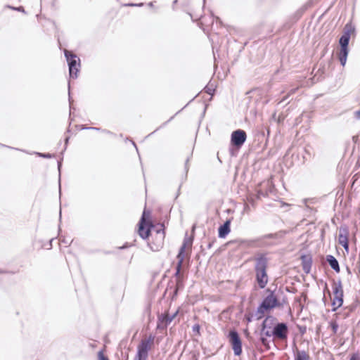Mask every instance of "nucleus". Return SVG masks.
<instances>
[{"instance_id": "nucleus-1", "label": "nucleus", "mask_w": 360, "mask_h": 360, "mask_svg": "<svg viewBox=\"0 0 360 360\" xmlns=\"http://www.w3.org/2000/svg\"><path fill=\"white\" fill-rule=\"evenodd\" d=\"M264 292L266 295L262 297L254 315L256 320L263 319L265 314H269L274 309L283 308L288 303V297L282 288H278L276 285L274 289L267 288Z\"/></svg>"}, {"instance_id": "nucleus-2", "label": "nucleus", "mask_w": 360, "mask_h": 360, "mask_svg": "<svg viewBox=\"0 0 360 360\" xmlns=\"http://www.w3.org/2000/svg\"><path fill=\"white\" fill-rule=\"evenodd\" d=\"M276 318L267 315L261 324V334L266 337H274L280 340H287L289 333L288 323L285 322H276Z\"/></svg>"}, {"instance_id": "nucleus-3", "label": "nucleus", "mask_w": 360, "mask_h": 360, "mask_svg": "<svg viewBox=\"0 0 360 360\" xmlns=\"http://www.w3.org/2000/svg\"><path fill=\"white\" fill-rule=\"evenodd\" d=\"M355 32V27L351 22H349L345 25L342 34L339 39L338 44L340 49L338 52L337 57L342 67H344L347 63V59L349 52V44L351 35Z\"/></svg>"}, {"instance_id": "nucleus-4", "label": "nucleus", "mask_w": 360, "mask_h": 360, "mask_svg": "<svg viewBox=\"0 0 360 360\" xmlns=\"http://www.w3.org/2000/svg\"><path fill=\"white\" fill-rule=\"evenodd\" d=\"M255 265V280L260 289H264L269 281L267 274L268 259L265 254H260L256 258Z\"/></svg>"}, {"instance_id": "nucleus-5", "label": "nucleus", "mask_w": 360, "mask_h": 360, "mask_svg": "<svg viewBox=\"0 0 360 360\" xmlns=\"http://www.w3.org/2000/svg\"><path fill=\"white\" fill-rule=\"evenodd\" d=\"M286 232L285 231H279L273 233L263 235L257 238L249 240H240V243H247L249 246H255L258 248H269L276 245L272 240L283 238Z\"/></svg>"}, {"instance_id": "nucleus-6", "label": "nucleus", "mask_w": 360, "mask_h": 360, "mask_svg": "<svg viewBox=\"0 0 360 360\" xmlns=\"http://www.w3.org/2000/svg\"><path fill=\"white\" fill-rule=\"evenodd\" d=\"M64 56L69 69V77L72 79L77 78L81 68L80 58L75 53L66 49L64 51Z\"/></svg>"}, {"instance_id": "nucleus-7", "label": "nucleus", "mask_w": 360, "mask_h": 360, "mask_svg": "<svg viewBox=\"0 0 360 360\" xmlns=\"http://www.w3.org/2000/svg\"><path fill=\"white\" fill-rule=\"evenodd\" d=\"M155 336L150 334L146 339L142 340L139 342L134 360H147Z\"/></svg>"}, {"instance_id": "nucleus-8", "label": "nucleus", "mask_w": 360, "mask_h": 360, "mask_svg": "<svg viewBox=\"0 0 360 360\" xmlns=\"http://www.w3.org/2000/svg\"><path fill=\"white\" fill-rule=\"evenodd\" d=\"M227 337L234 355L236 356H240L243 352V343L238 332L236 329H231L229 330Z\"/></svg>"}, {"instance_id": "nucleus-9", "label": "nucleus", "mask_w": 360, "mask_h": 360, "mask_svg": "<svg viewBox=\"0 0 360 360\" xmlns=\"http://www.w3.org/2000/svg\"><path fill=\"white\" fill-rule=\"evenodd\" d=\"M177 314L178 311H175L172 315H167V314H159L158 316L157 329L160 330H166L167 326L176 318Z\"/></svg>"}, {"instance_id": "nucleus-10", "label": "nucleus", "mask_w": 360, "mask_h": 360, "mask_svg": "<svg viewBox=\"0 0 360 360\" xmlns=\"http://www.w3.org/2000/svg\"><path fill=\"white\" fill-rule=\"evenodd\" d=\"M246 139V132L243 129H238L231 133L230 143L238 147H242Z\"/></svg>"}, {"instance_id": "nucleus-11", "label": "nucleus", "mask_w": 360, "mask_h": 360, "mask_svg": "<svg viewBox=\"0 0 360 360\" xmlns=\"http://www.w3.org/2000/svg\"><path fill=\"white\" fill-rule=\"evenodd\" d=\"M138 234L143 240H148L151 235V229L153 228L152 223H143V219H140L138 224Z\"/></svg>"}, {"instance_id": "nucleus-12", "label": "nucleus", "mask_w": 360, "mask_h": 360, "mask_svg": "<svg viewBox=\"0 0 360 360\" xmlns=\"http://www.w3.org/2000/svg\"><path fill=\"white\" fill-rule=\"evenodd\" d=\"M159 225L161 226V229L156 231V240H158V244L155 245V246H153L150 243H148V246L153 252L158 251L160 250V248H162L163 241L165 237V233L164 230L165 226L163 224H159Z\"/></svg>"}, {"instance_id": "nucleus-13", "label": "nucleus", "mask_w": 360, "mask_h": 360, "mask_svg": "<svg viewBox=\"0 0 360 360\" xmlns=\"http://www.w3.org/2000/svg\"><path fill=\"white\" fill-rule=\"evenodd\" d=\"M334 285L333 286V292L334 295L333 300L339 302V306H342L344 302V292L342 285L340 280L335 283L333 281Z\"/></svg>"}, {"instance_id": "nucleus-14", "label": "nucleus", "mask_w": 360, "mask_h": 360, "mask_svg": "<svg viewBox=\"0 0 360 360\" xmlns=\"http://www.w3.org/2000/svg\"><path fill=\"white\" fill-rule=\"evenodd\" d=\"M233 217L228 218L218 228V237L219 238H225L231 232V224Z\"/></svg>"}, {"instance_id": "nucleus-15", "label": "nucleus", "mask_w": 360, "mask_h": 360, "mask_svg": "<svg viewBox=\"0 0 360 360\" xmlns=\"http://www.w3.org/2000/svg\"><path fill=\"white\" fill-rule=\"evenodd\" d=\"M300 259L303 271L307 274H309L313 263L312 255L303 253L300 255Z\"/></svg>"}, {"instance_id": "nucleus-16", "label": "nucleus", "mask_w": 360, "mask_h": 360, "mask_svg": "<svg viewBox=\"0 0 360 360\" xmlns=\"http://www.w3.org/2000/svg\"><path fill=\"white\" fill-rule=\"evenodd\" d=\"M348 236L349 231L347 228H341L338 236V243L347 252L349 250Z\"/></svg>"}, {"instance_id": "nucleus-17", "label": "nucleus", "mask_w": 360, "mask_h": 360, "mask_svg": "<svg viewBox=\"0 0 360 360\" xmlns=\"http://www.w3.org/2000/svg\"><path fill=\"white\" fill-rule=\"evenodd\" d=\"M326 261L331 267V269L336 273H340V267L338 259L332 255H327L326 256Z\"/></svg>"}, {"instance_id": "nucleus-18", "label": "nucleus", "mask_w": 360, "mask_h": 360, "mask_svg": "<svg viewBox=\"0 0 360 360\" xmlns=\"http://www.w3.org/2000/svg\"><path fill=\"white\" fill-rule=\"evenodd\" d=\"M191 156H192V154L190 156L187 157V158L185 160V163H184V175L182 176V177H181V183H180V184L179 186L177 193H176V195L175 197L176 199L180 195V189H181V187L182 184L187 179L188 172V170H189V168H190L189 161H190V159H191Z\"/></svg>"}, {"instance_id": "nucleus-19", "label": "nucleus", "mask_w": 360, "mask_h": 360, "mask_svg": "<svg viewBox=\"0 0 360 360\" xmlns=\"http://www.w3.org/2000/svg\"><path fill=\"white\" fill-rule=\"evenodd\" d=\"M68 101H69V106H70V124H69V127L67 129V132H70V124H71V122L73 120V119L71 117V115H72V110H75V108L72 105V102H73V99L71 96V91H70V82H68Z\"/></svg>"}, {"instance_id": "nucleus-20", "label": "nucleus", "mask_w": 360, "mask_h": 360, "mask_svg": "<svg viewBox=\"0 0 360 360\" xmlns=\"http://www.w3.org/2000/svg\"><path fill=\"white\" fill-rule=\"evenodd\" d=\"M196 97V96L192 98L184 108H182L180 110H179L175 115H174L173 116H172L167 121L163 122L159 127H158L155 131H153V132H151L150 134H149L148 135V136H151L152 134H153L155 132H156L158 130H159L160 128H162L164 127H165L169 122H171L174 117L178 114L182 110H184L192 101L194 100V98Z\"/></svg>"}, {"instance_id": "nucleus-21", "label": "nucleus", "mask_w": 360, "mask_h": 360, "mask_svg": "<svg viewBox=\"0 0 360 360\" xmlns=\"http://www.w3.org/2000/svg\"><path fill=\"white\" fill-rule=\"evenodd\" d=\"M186 245L185 243H182L179 248L178 254L176 255L177 263H180V264H183L184 259L185 258V251H186Z\"/></svg>"}, {"instance_id": "nucleus-22", "label": "nucleus", "mask_w": 360, "mask_h": 360, "mask_svg": "<svg viewBox=\"0 0 360 360\" xmlns=\"http://www.w3.org/2000/svg\"><path fill=\"white\" fill-rule=\"evenodd\" d=\"M295 360H309V356L305 351L297 350L295 354Z\"/></svg>"}, {"instance_id": "nucleus-23", "label": "nucleus", "mask_w": 360, "mask_h": 360, "mask_svg": "<svg viewBox=\"0 0 360 360\" xmlns=\"http://www.w3.org/2000/svg\"><path fill=\"white\" fill-rule=\"evenodd\" d=\"M182 268V264L180 263H176L175 266V273L174 274V276L176 278V280L184 278L183 275H181V271Z\"/></svg>"}, {"instance_id": "nucleus-24", "label": "nucleus", "mask_w": 360, "mask_h": 360, "mask_svg": "<svg viewBox=\"0 0 360 360\" xmlns=\"http://www.w3.org/2000/svg\"><path fill=\"white\" fill-rule=\"evenodd\" d=\"M240 148L241 147H238V146H233L231 143H230V146H229V149L230 155L231 157H236Z\"/></svg>"}, {"instance_id": "nucleus-25", "label": "nucleus", "mask_w": 360, "mask_h": 360, "mask_svg": "<svg viewBox=\"0 0 360 360\" xmlns=\"http://www.w3.org/2000/svg\"><path fill=\"white\" fill-rule=\"evenodd\" d=\"M184 288V278L178 279L175 281V285L174 288L177 290L181 291Z\"/></svg>"}, {"instance_id": "nucleus-26", "label": "nucleus", "mask_w": 360, "mask_h": 360, "mask_svg": "<svg viewBox=\"0 0 360 360\" xmlns=\"http://www.w3.org/2000/svg\"><path fill=\"white\" fill-rule=\"evenodd\" d=\"M324 75H325V67L322 66L319 68V70H317L314 77H317V80H319L321 78L324 77Z\"/></svg>"}, {"instance_id": "nucleus-27", "label": "nucleus", "mask_w": 360, "mask_h": 360, "mask_svg": "<svg viewBox=\"0 0 360 360\" xmlns=\"http://www.w3.org/2000/svg\"><path fill=\"white\" fill-rule=\"evenodd\" d=\"M308 6L307 5L303 6L302 8H300L299 10L297 11V12L295 14V18L298 20L302 17V15L304 14V13L307 11Z\"/></svg>"}, {"instance_id": "nucleus-28", "label": "nucleus", "mask_w": 360, "mask_h": 360, "mask_svg": "<svg viewBox=\"0 0 360 360\" xmlns=\"http://www.w3.org/2000/svg\"><path fill=\"white\" fill-rule=\"evenodd\" d=\"M145 218L148 220H150L151 219V213H150V211L149 210H146V209L143 210V213H142V215H141V217L140 219H143V223H146L145 221Z\"/></svg>"}, {"instance_id": "nucleus-29", "label": "nucleus", "mask_w": 360, "mask_h": 360, "mask_svg": "<svg viewBox=\"0 0 360 360\" xmlns=\"http://www.w3.org/2000/svg\"><path fill=\"white\" fill-rule=\"evenodd\" d=\"M35 154L40 157V158H46V159H50V158H53L55 157V155L54 154H51V153H39V152H36Z\"/></svg>"}, {"instance_id": "nucleus-30", "label": "nucleus", "mask_w": 360, "mask_h": 360, "mask_svg": "<svg viewBox=\"0 0 360 360\" xmlns=\"http://www.w3.org/2000/svg\"><path fill=\"white\" fill-rule=\"evenodd\" d=\"M6 7L8 8L11 9L13 11H18V12H22V13H23L25 14L27 13L25 10V8H24V7L22 6H11V5H6Z\"/></svg>"}, {"instance_id": "nucleus-31", "label": "nucleus", "mask_w": 360, "mask_h": 360, "mask_svg": "<svg viewBox=\"0 0 360 360\" xmlns=\"http://www.w3.org/2000/svg\"><path fill=\"white\" fill-rule=\"evenodd\" d=\"M77 127L79 128L81 130H94V131H100L101 130V128L100 127H86V125L81 124V125H77Z\"/></svg>"}, {"instance_id": "nucleus-32", "label": "nucleus", "mask_w": 360, "mask_h": 360, "mask_svg": "<svg viewBox=\"0 0 360 360\" xmlns=\"http://www.w3.org/2000/svg\"><path fill=\"white\" fill-rule=\"evenodd\" d=\"M329 325H330V328L332 329L333 330V333L334 334H336L337 332H338V328H339V325L338 323H337L336 321H333L332 320L330 323H329Z\"/></svg>"}, {"instance_id": "nucleus-33", "label": "nucleus", "mask_w": 360, "mask_h": 360, "mask_svg": "<svg viewBox=\"0 0 360 360\" xmlns=\"http://www.w3.org/2000/svg\"><path fill=\"white\" fill-rule=\"evenodd\" d=\"M193 241V237H188V234L186 233V236L184 237L182 243H185L186 248L188 245H192Z\"/></svg>"}, {"instance_id": "nucleus-34", "label": "nucleus", "mask_w": 360, "mask_h": 360, "mask_svg": "<svg viewBox=\"0 0 360 360\" xmlns=\"http://www.w3.org/2000/svg\"><path fill=\"white\" fill-rule=\"evenodd\" d=\"M62 162H63V158L58 161V170L59 172V179H58V184H59V191H60V170L62 167Z\"/></svg>"}, {"instance_id": "nucleus-35", "label": "nucleus", "mask_w": 360, "mask_h": 360, "mask_svg": "<svg viewBox=\"0 0 360 360\" xmlns=\"http://www.w3.org/2000/svg\"><path fill=\"white\" fill-rule=\"evenodd\" d=\"M192 330L197 335H200V326L198 323H195L193 326Z\"/></svg>"}, {"instance_id": "nucleus-36", "label": "nucleus", "mask_w": 360, "mask_h": 360, "mask_svg": "<svg viewBox=\"0 0 360 360\" xmlns=\"http://www.w3.org/2000/svg\"><path fill=\"white\" fill-rule=\"evenodd\" d=\"M331 305H332L331 311L333 312L336 311L340 307H342V306H339V302H338V301H335L333 300H332Z\"/></svg>"}, {"instance_id": "nucleus-37", "label": "nucleus", "mask_w": 360, "mask_h": 360, "mask_svg": "<svg viewBox=\"0 0 360 360\" xmlns=\"http://www.w3.org/2000/svg\"><path fill=\"white\" fill-rule=\"evenodd\" d=\"M204 91L209 95L212 96L214 94L215 89L212 87H210L209 85H207L205 86Z\"/></svg>"}, {"instance_id": "nucleus-38", "label": "nucleus", "mask_w": 360, "mask_h": 360, "mask_svg": "<svg viewBox=\"0 0 360 360\" xmlns=\"http://www.w3.org/2000/svg\"><path fill=\"white\" fill-rule=\"evenodd\" d=\"M98 360H109V358L104 354L103 350H100L98 352Z\"/></svg>"}, {"instance_id": "nucleus-39", "label": "nucleus", "mask_w": 360, "mask_h": 360, "mask_svg": "<svg viewBox=\"0 0 360 360\" xmlns=\"http://www.w3.org/2000/svg\"><path fill=\"white\" fill-rule=\"evenodd\" d=\"M135 242H136V240H134V243H129L127 242H126L122 246H120L118 248L120 250H124V249H127L129 247H131V246H135Z\"/></svg>"}, {"instance_id": "nucleus-40", "label": "nucleus", "mask_w": 360, "mask_h": 360, "mask_svg": "<svg viewBox=\"0 0 360 360\" xmlns=\"http://www.w3.org/2000/svg\"><path fill=\"white\" fill-rule=\"evenodd\" d=\"M256 198L255 197L254 195H250L248 197V201L249 202V203H250L252 205V206H255V202H256Z\"/></svg>"}, {"instance_id": "nucleus-41", "label": "nucleus", "mask_w": 360, "mask_h": 360, "mask_svg": "<svg viewBox=\"0 0 360 360\" xmlns=\"http://www.w3.org/2000/svg\"><path fill=\"white\" fill-rule=\"evenodd\" d=\"M265 196H266V194L264 193L261 190L257 191V194L255 195V197L257 200H259L262 197H265Z\"/></svg>"}, {"instance_id": "nucleus-42", "label": "nucleus", "mask_w": 360, "mask_h": 360, "mask_svg": "<svg viewBox=\"0 0 360 360\" xmlns=\"http://www.w3.org/2000/svg\"><path fill=\"white\" fill-rule=\"evenodd\" d=\"M297 328L301 335H304L307 331V327L305 326L297 325Z\"/></svg>"}, {"instance_id": "nucleus-43", "label": "nucleus", "mask_w": 360, "mask_h": 360, "mask_svg": "<svg viewBox=\"0 0 360 360\" xmlns=\"http://www.w3.org/2000/svg\"><path fill=\"white\" fill-rule=\"evenodd\" d=\"M264 335H262V334H261V337H260V338H259V340H260V342H262V344L263 345L266 346V345H269V342H268V340H267V339H266V336H265V337H264Z\"/></svg>"}, {"instance_id": "nucleus-44", "label": "nucleus", "mask_w": 360, "mask_h": 360, "mask_svg": "<svg viewBox=\"0 0 360 360\" xmlns=\"http://www.w3.org/2000/svg\"><path fill=\"white\" fill-rule=\"evenodd\" d=\"M349 360H360V354L359 352H354L352 354Z\"/></svg>"}, {"instance_id": "nucleus-45", "label": "nucleus", "mask_w": 360, "mask_h": 360, "mask_svg": "<svg viewBox=\"0 0 360 360\" xmlns=\"http://www.w3.org/2000/svg\"><path fill=\"white\" fill-rule=\"evenodd\" d=\"M69 140H70V136H67L65 137V146H64V148L63 150V151L61 152L62 155L63 154L64 151L67 149V147H68V143H69Z\"/></svg>"}, {"instance_id": "nucleus-46", "label": "nucleus", "mask_w": 360, "mask_h": 360, "mask_svg": "<svg viewBox=\"0 0 360 360\" xmlns=\"http://www.w3.org/2000/svg\"><path fill=\"white\" fill-rule=\"evenodd\" d=\"M245 320L250 323L252 321V319H253V314H245Z\"/></svg>"}, {"instance_id": "nucleus-47", "label": "nucleus", "mask_w": 360, "mask_h": 360, "mask_svg": "<svg viewBox=\"0 0 360 360\" xmlns=\"http://www.w3.org/2000/svg\"><path fill=\"white\" fill-rule=\"evenodd\" d=\"M61 243H63V244H70L72 242V240H70L68 239H66L65 238H63V239H60V240Z\"/></svg>"}, {"instance_id": "nucleus-48", "label": "nucleus", "mask_w": 360, "mask_h": 360, "mask_svg": "<svg viewBox=\"0 0 360 360\" xmlns=\"http://www.w3.org/2000/svg\"><path fill=\"white\" fill-rule=\"evenodd\" d=\"M179 292H180V290H177L176 289L174 288V290L172 292V299H174L175 297H176Z\"/></svg>"}, {"instance_id": "nucleus-49", "label": "nucleus", "mask_w": 360, "mask_h": 360, "mask_svg": "<svg viewBox=\"0 0 360 360\" xmlns=\"http://www.w3.org/2000/svg\"><path fill=\"white\" fill-rule=\"evenodd\" d=\"M354 117L356 120H360V109L354 112Z\"/></svg>"}, {"instance_id": "nucleus-50", "label": "nucleus", "mask_w": 360, "mask_h": 360, "mask_svg": "<svg viewBox=\"0 0 360 360\" xmlns=\"http://www.w3.org/2000/svg\"><path fill=\"white\" fill-rule=\"evenodd\" d=\"M216 241V239L214 238L212 240L210 241L207 244V248L208 249H210L212 246H213V244L214 243V242Z\"/></svg>"}, {"instance_id": "nucleus-51", "label": "nucleus", "mask_w": 360, "mask_h": 360, "mask_svg": "<svg viewBox=\"0 0 360 360\" xmlns=\"http://www.w3.org/2000/svg\"><path fill=\"white\" fill-rule=\"evenodd\" d=\"M99 131H102L103 133H105V134H111V135L114 134L112 131H109L108 129H101V130H100Z\"/></svg>"}, {"instance_id": "nucleus-52", "label": "nucleus", "mask_w": 360, "mask_h": 360, "mask_svg": "<svg viewBox=\"0 0 360 360\" xmlns=\"http://www.w3.org/2000/svg\"><path fill=\"white\" fill-rule=\"evenodd\" d=\"M150 309H151V306L150 304H148L146 307V309H145V311L146 313H148V314H150Z\"/></svg>"}, {"instance_id": "nucleus-53", "label": "nucleus", "mask_w": 360, "mask_h": 360, "mask_svg": "<svg viewBox=\"0 0 360 360\" xmlns=\"http://www.w3.org/2000/svg\"><path fill=\"white\" fill-rule=\"evenodd\" d=\"M212 15L213 16L214 19L216 20L217 22H219L220 24H221V20L219 17L214 16L213 13H212Z\"/></svg>"}, {"instance_id": "nucleus-54", "label": "nucleus", "mask_w": 360, "mask_h": 360, "mask_svg": "<svg viewBox=\"0 0 360 360\" xmlns=\"http://www.w3.org/2000/svg\"><path fill=\"white\" fill-rule=\"evenodd\" d=\"M53 240H54V238H51V239L49 240V248H48V249H51V248H52V242H53Z\"/></svg>"}, {"instance_id": "nucleus-55", "label": "nucleus", "mask_w": 360, "mask_h": 360, "mask_svg": "<svg viewBox=\"0 0 360 360\" xmlns=\"http://www.w3.org/2000/svg\"><path fill=\"white\" fill-rule=\"evenodd\" d=\"M7 273H8V271L3 269H0V274H6Z\"/></svg>"}, {"instance_id": "nucleus-56", "label": "nucleus", "mask_w": 360, "mask_h": 360, "mask_svg": "<svg viewBox=\"0 0 360 360\" xmlns=\"http://www.w3.org/2000/svg\"><path fill=\"white\" fill-rule=\"evenodd\" d=\"M322 301L324 303V304L326 305L327 303V300H326V296H323V297L322 298Z\"/></svg>"}, {"instance_id": "nucleus-57", "label": "nucleus", "mask_w": 360, "mask_h": 360, "mask_svg": "<svg viewBox=\"0 0 360 360\" xmlns=\"http://www.w3.org/2000/svg\"><path fill=\"white\" fill-rule=\"evenodd\" d=\"M126 6H135L136 4L135 3H129V4H126Z\"/></svg>"}, {"instance_id": "nucleus-58", "label": "nucleus", "mask_w": 360, "mask_h": 360, "mask_svg": "<svg viewBox=\"0 0 360 360\" xmlns=\"http://www.w3.org/2000/svg\"><path fill=\"white\" fill-rule=\"evenodd\" d=\"M61 217H62V212H61V208H60V212H59V221H61Z\"/></svg>"}, {"instance_id": "nucleus-59", "label": "nucleus", "mask_w": 360, "mask_h": 360, "mask_svg": "<svg viewBox=\"0 0 360 360\" xmlns=\"http://www.w3.org/2000/svg\"><path fill=\"white\" fill-rule=\"evenodd\" d=\"M190 360H198V359L195 355H193Z\"/></svg>"}, {"instance_id": "nucleus-60", "label": "nucleus", "mask_w": 360, "mask_h": 360, "mask_svg": "<svg viewBox=\"0 0 360 360\" xmlns=\"http://www.w3.org/2000/svg\"><path fill=\"white\" fill-rule=\"evenodd\" d=\"M143 4H144L143 3H139V4H136L135 6L141 7V6H143Z\"/></svg>"}, {"instance_id": "nucleus-61", "label": "nucleus", "mask_w": 360, "mask_h": 360, "mask_svg": "<svg viewBox=\"0 0 360 360\" xmlns=\"http://www.w3.org/2000/svg\"><path fill=\"white\" fill-rule=\"evenodd\" d=\"M148 6L149 7H153V1L149 2V3L148 4Z\"/></svg>"}, {"instance_id": "nucleus-62", "label": "nucleus", "mask_w": 360, "mask_h": 360, "mask_svg": "<svg viewBox=\"0 0 360 360\" xmlns=\"http://www.w3.org/2000/svg\"><path fill=\"white\" fill-rule=\"evenodd\" d=\"M347 271L348 272V274H351V270L348 266H347Z\"/></svg>"}, {"instance_id": "nucleus-63", "label": "nucleus", "mask_w": 360, "mask_h": 360, "mask_svg": "<svg viewBox=\"0 0 360 360\" xmlns=\"http://www.w3.org/2000/svg\"><path fill=\"white\" fill-rule=\"evenodd\" d=\"M132 144H133V145H134V146L136 148V150H138L137 146H136V145L135 142L132 141Z\"/></svg>"}, {"instance_id": "nucleus-64", "label": "nucleus", "mask_w": 360, "mask_h": 360, "mask_svg": "<svg viewBox=\"0 0 360 360\" xmlns=\"http://www.w3.org/2000/svg\"><path fill=\"white\" fill-rule=\"evenodd\" d=\"M61 231L60 225L58 226V232L60 233Z\"/></svg>"}]
</instances>
